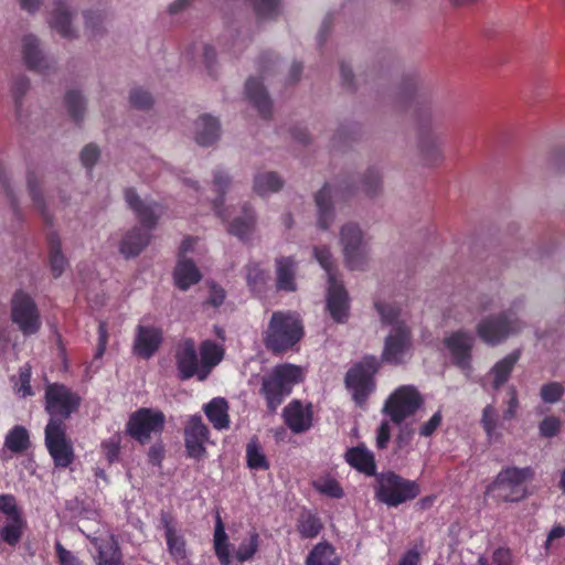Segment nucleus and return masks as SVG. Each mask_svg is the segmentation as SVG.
<instances>
[{
    "label": "nucleus",
    "mask_w": 565,
    "mask_h": 565,
    "mask_svg": "<svg viewBox=\"0 0 565 565\" xmlns=\"http://www.w3.org/2000/svg\"><path fill=\"white\" fill-rule=\"evenodd\" d=\"M125 200L134 211L142 227L135 226L122 237L119 250L126 257H136L149 244L150 230L157 224L163 209L156 202L141 199L134 189L125 191Z\"/></svg>",
    "instance_id": "1"
},
{
    "label": "nucleus",
    "mask_w": 565,
    "mask_h": 565,
    "mask_svg": "<svg viewBox=\"0 0 565 565\" xmlns=\"http://www.w3.org/2000/svg\"><path fill=\"white\" fill-rule=\"evenodd\" d=\"M375 308L382 323L388 327L381 359L390 364H402L412 353L413 338L411 328L403 319L398 307L392 303L376 302Z\"/></svg>",
    "instance_id": "2"
},
{
    "label": "nucleus",
    "mask_w": 565,
    "mask_h": 565,
    "mask_svg": "<svg viewBox=\"0 0 565 565\" xmlns=\"http://www.w3.org/2000/svg\"><path fill=\"white\" fill-rule=\"evenodd\" d=\"M303 327L299 317L291 312L276 311L265 331V347L275 354L292 349L302 338Z\"/></svg>",
    "instance_id": "3"
},
{
    "label": "nucleus",
    "mask_w": 565,
    "mask_h": 565,
    "mask_svg": "<svg viewBox=\"0 0 565 565\" xmlns=\"http://www.w3.org/2000/svg\"><path fill=\"white\" fill-rule=\"evenodd\" d=\"M315 257L328 277L327 310L335 322L343 323L349 317L350 303L347 290L337 278L332 254L328 247H316Z\"/></svg>",
    "instance_id": "4"
},
{
    "label": "nucleus",
    "mask_w": 565,
    "mask_h": 565,
    "mask_svg": "<svg viewBox=\"0 0 565 565\" xmlns=\"http://www.w3.org/2000/svg\"><path fill=\"white\" fill-rule=\"evenodd\" d=\"M533 478L529 467L503 468L487 488V493L500 502H520L527 495L526 482Z\"/></svg>",
    "instance_id": "5"
},
{
    "label": "nucleus",
    "mask_w": 565,
    "mask_h": 565,
    "mask_svg": "<svg viewBox=\"0 0 565 565\" xmlns=\"http://www.w3.org/2000/svg\"><path fill=\"white\" fill-rule=\"evenodd\" d=\"M524 328L523 321L512 310L483 316L476 324L477 337L490 347L503 343Z\"/></svg>",
    "instance_id": "6"
},
{
    "label": "nucleus",
    "mask_w": 565,
    "mask_h": 565,
    "mask_svg": "<svg viewBox=\"0 0 565 565\" xmlns=\"http://www.w3.org/2000/svg\"><path fill=\"white\" fill-rule=\"evenodd\" d=\"M339 242L344 262L350 269H363L370 258V238L355 222L340 227Z\"/></svg>",
    "instance_id": "7"
},
{
    "label": "nucleus",
    "mask_w": 565,
    "mask_h": 565,
    "mask_svg": "<svg viewBox=\"0 0 565 565\" xmlns=\"http://www.w3.org/2000/svg\"><path fill=\"white\" fill-rule=\"evenodd\" d=\"M376 482L375 497L388 507H397L411 501L420 492L416 481L405 479L394 472L379 475Z\"/></svg>",
    "instance_id": "8"
},
{
    "label": "nucleus",
    "mask_w": 565,
    "mask_h": 565,
    "mask_svg": "<svg viewBox=\"0 0 565 565\" xmlns=\"http://www.w3.org/2000/svg\"><path fill=\"white\" fill-rule=\"evenodd\" d=\"M423 403V397L415 386L402 385L388 396L383 412L393 423L401 424L414 415L422 407Z\"/></svg>",
    "instance_id": "9"
},
{
    "label": "nucleus",
    "mask_w": 565,
    "mask_h": 565,
    "mask_svg": "<svg viewBox=\"0 0 565 565\" xmlns=\"http://www.w3.org/2000/svg\"><path fill=\"white\" fill-rule=\"evenodd\" d=\"M81 397L62 384H49L45 388V411L49 422L64 424L79 406Z\"/></svg>",
    "instance_id": "10"
},
{
    "label": "nucleus",
    "mask_w": 565,
    "mask_h": 565,
    "mask_svg": "<svg viewBox=\"0 0 565 565\" xmlns=\"http://www.w3.org/2000/svg\"><path fill=\"white\" fill-rule=\"evenodd\" d=\"M379 367L380 363L376 358L365 356L348 371L345 383L358 404H363L374 390L373 376Z\"/></svg>",
    "instance_id": "11"
},
{
    "label": "nucleus",
    "mask_w": 565,
    "mask_h": 565,
    "mask_svg": "<svg viewBox=\"0 0 565 565\" xmlns=\"http://www.w3.org/2000/svg\"><path fill=\"white\" fill-rule=\"evenodd\" d=\"M166 423L161 411L142 407L134 412L126 424V433L140 444L150 440L152 434H160Z\"/></svg>",
    "instance_id": "12"
},
{
    "label": "nucleus",
    "mask_w": 565,
    "mask_h": 565,
    "mask_svg": "<svg viewBox=\"0 0 565 565\" xmlns=\"http://www.w3.org/2000/svg\"><path fill=\"white\" fill-rule=\"evenodd\" d=\"M443 344L452 363L466 374L471 373L475 334L469 330L458 329L446 334Z\"/></svg>",
    "instance_id": "13"
},
{
    "label": "nucleus",
    "mask_w": 565,
    "mask_h": 565,
    "mask_svg": "<svg viewBox=\"0 0 565 565\" xmlns=\"http://www.w3.org/2000/svg\"><path fill=\"white\" fill-rule=\"evenodd\" d=\"M45 446L56 468H67L74 461V448L72 440L66 436L65 424L47 423Z\"/></svg>",
    "instance_id": "14"
},
{
    "label": "nucleus",
    "mask_w": 565,
    "mask_h": 565,
    "mask_svg": "<svg viewBox=\"0 0 565 565\" xmlns=\"http://www.w3.org/2000/svg\"><path fill=\"white\" fill-rule=\"evenodd\" d=\"M11 316L12 321L25 335L38 332L41 327L40 313L35 302L22 290H18L12 297Z\"/></svg>",
    "instance_id": "15"
},
{
    "label": "nucleus",
    "mask_w": 565,
    "mask_h": 565,
    "mask_svg": "<svg viewBox=\"0 0 565 565\" xmlns=\"http://www.w3.org/2000/svg\"><path fill=\"white\" fill-rule=\"evenodd\" d=\"M210 431L200 415H192L184 426V446L186 455L194 459H202L206 455L205 444Z\"/></svg>",
    "instance_id": "16"
},
{
    "label": "nucleus",
    "mask_w": 565,
    "mask_h": 565,
    "mask_svg": "<svg viewBox=\"0 0 565 565\" xmlns=\"http://www.w3.org/2000/svg\"><path fill=\"white\" fill-rule=\"evenodd\" d=\"M174 360L181 380H188L194 375L200 380L201 365L194 340L181 339L174 348Z\"/></svg>",
    "instance_id": "17"
},
{
    "label": "nucleus",
    "mask_w": 565,
    "mask_h": 565,
    "mask_svg": "<svg viewBox=\"0 0 565 565\" xmlns=\"http://www.w3.org/2000/svg\"><path fill=\"white\" fill-rule=\"evenodd\" d=\"M161 524L164 529L168 552L174 563L190 565L185 539L175 529L172 519L167 513L161 514Z\"/></svg>",
    "instance_id": "18"
},
{
    "label": "nucleus",
    "mask_w": 565,
    "mask_h": 565,
    "mask_svg": "<svg viewBox=\"0 0 565 565\" xmlns=\"http://www.w3.org/2000/svg\"><path fill=\"white\" fill-rule=\"evenodd\" d=\"M162 343V331L153 326H138L132 351L139 358L150 359Z\"/></svg>",
    "instance_id": "19"
},
{
    "label": "nucleus",
    "mask_w": 565,
    "mask_h": 565,
    "mask_svg": "<svg viewBox=\"0 0 565 565\" xmlns=\"http://www.w3.org/2000/svg\"><path fill=\"white\" fill-rule=\"evenodd\" d=\"M49 24L61 36L72 39L76 36V29L73 22V11L70 0H56L52 10Z\"/></svg>",
    "instance_id": "20"
},
{
    "label": "nucleus",
    "mask_w": 565,
    "mask_h": 565,
    "mask_svg": "<svg viewBox=\"0 0 565 565\" xmlns=\"http://www.w3.org/2000/svg\"><path fill=\"white\" fill-rule=\"evenodd\" d=\"M86 536L97 551L96 565H122L119 545L114 535L90 536L87 534Z\"/></svg>",
    "instance_id": "21"
},
{
    "label": "nucleus",
    "mask_w": 565,
    "mask_h": 565,
    "mask_svg": "<svg viewBox=\"0 0 565 565\" xmlns=\"http://www.w3.org/2000/svg\"><path fill=\"white\" fill-rule=\"evenodd\" d=\"M286 425L296 434L303 433L311 427L312 414L310 406H303L294 401L284 409Z\"/></svg>",
    "instance_id": "22"
},
{
    "label": "nucleus",
    "mask_w": 565,
    "mask_h": 565,
    "mask_svg": "<svg viewBox=\"0 0 565 565\" xmlns=\"http://www.w3.org/2000/svg\"><path fill=\"white\" fill-rule=\"evenodd\" d=\"M201 278V273L192 259L183 256L178 257L173 279L179 289L186 290L192 285L198 284Z\"/></svg>",
    "instance_id": "23"
},
{
    "label": "nucleus",
    "mask_w": 565,
    "mask_h": 565,
    "mask_svg": "<svg viewBox=\"0 0 565 565\" xmlns=\"http://www.w3.org/2000/svg\"><path fill=\"white\" fill-rule=\"evenodd\" d=\"M519 359L520 351H513L493 364L488 372L493 390L498 391L509 381Z\"/></svg>",
    "instance_id": "24"
},
{
    "label": "nucleus",
    "mask_w": 565,
    "mask_h": 565,
    "mask_svg": "<svg viewBox=\"0 0 565 565\" xmlns=\"http://www.w3.org/2000/svg\"><path fill=\"white\" fill-rule=\"evenodd\" d=\"M338 191L330 185H324L316 194V204L318 209V226L328 230L334 221V212L332 209L333 198Z\"/></svg>",
    "instance_id": "25"
},
{
    "label": "nucleus",
    "mask_w": 565,
    "mask_h": 565,
    "mask_svg": "<svg viewBox=\"0 0 565 565\" xmlns=\"http://www.w3.org/2000/svg\"><path fill=\"white\" fill-rule=\"evenodd\" d=\"M262 393L264 394L268 408L274 412L281 404L284 397L290 393L281 380L271 371L263 379Z\"/></svg>",
    "instance_id": "26"
},
{
    "label": "nucleus",
    "mask_w": 565,
    "mask_h": 565,
    "mask_svg": "<svg viewBox=\"0 0 565 565\" xmlns=\"http://www.w3.org/2000/svg\"><path fill=\"white\" fill-rule=\"evenodd\" d=\"M347 462L366 476H373L376 471L374 455L364 445L352 447L345 452Z\"/></svg>",
    "instance_id": "27"
},
{
    "label": "nucleus",
    "mask_w": 565,
    "mask_h": 565,
    "mask_svg": "<svg viewBox=\"0 0 565 565\" xmlns=\"http://www.w3.org/2000/svg\"><path fill=\"white\" fill-rule=\"evenodd\" d=\"M224 356V350L221 345L206 340L200 345V381H203L211 373L212 369L216 366Z\"/></svg>",
    "instance_id": "28"
},
{
    "label": "nucleus",
    "mask_w": 565,
    "mask_h": 565,
    "mask_svg": "<svg viewBox=\"0 0 565 565\" xmlns=\"http://www.w3.org/2000/svg\"><path fill=\"white\" fill-rule=\"evenodd\" d=\"M220 137L217 119L203 115L194 122V140L200 146H210Z\"/></svg>",
    "instance_id": "29"
},
{
    "label": "nucleus",
    "mask_w": 565,
    "mask_h": 565,
    "mask_svg": "<svg viewBox=\"0 0 565 565\" xmlns=\"http://www.w3.org/2000/svg\"><path fill=\"white\" fill-rule=\"evenodd\" d=\"M203 409L215 429L222 430L230 427L228 404L225 398L215 397Z\"/></svg>",
    "instance_id": "30"
},
{
    "label": "nucleus",
    "mask_w": 565,
    "mask_h": 565,
    "mask_svg": "<svg viewBox=\"0 0 565 565\" xmlns=\"http://www.w3.org/2000/svg\"><path fill=\"white\" fill-rule=\"evenodd\" d=\"M23 55L25 63L32 70L44 73L50 68L49 61L42 55L39 49L38 39L33 35H26L22 40Z\"/></svg>",
    "instance_id": "31"
},
{
    "label": "nucleus",
    "mask_w": 565,
    "mask_h": 565,
    "mask_svg": "<svg viewBox=\"0 0 565 565\" xmlns=\"http://www.w3.org/2000/svg\"><path fill=\"white\" fill-rule=\"evenodd\" d=\"M418 150L422 160L429 166L444 161L440 139L436 136L424 135L418 140Z\"/></svg>",
    "instance_id": "32"
},
{
    "label": "nucleus",
    "mask_w": 565,
    "mask_h": 565,
    "mask_svg": "<svg viewBox=\"0 0 565 565\" xmlns=\"http://www.w3.org/2000/svg\"><path fill=\"white\" fill-rule=\"evenodd\" d=\"M340 556L328 542L316 544L305 561V565H340Z\"/></svg>",
    "instance_id": "33"
},
{
    "label": "nucleus",
    "mask_w": 565,
    "mask_h": 565,
    "mask_svg": "<svg viewBox=\"0 0 565 565\" xmlns=\"http://www.w3.org/2000/svg\"><path fill=\"white\" fill-rule=\"evenodd\" d=\"M296 263L290 257H281L276 260L277 288L284 291H295Z\"/></svg>",
    "instance_id": "34"
},
{
    "label": "nucleus",
    "mask_w": 565,
    "mask_h": 565,
    "mask_svg": "<svg viewBox=\"0 0 565 565\" xmlns=\"http://www.w3.org/2000/svg\"><path fill=\"white\" fill-rule=\"evenodd\" d=\"M246 95L262 116L266 117L269 115L271 103L263 84L258 79L250 78L247 81Z\"/></svg>",
    "instance_id": "35"
},
{
    "label": "nucleus",
    "mask_w": 565,
    "mask_h": 565,
    "mask_svg": "<svg viewBox=\"0 0 565 565\" xmlns=\"http://www.w3.org/2000/svg\"><path fill=\"white\" fill-rule=\"evenodd\" d=\"M213 545L215 555L221 565H230L232 562L228 537L220 514L216 515L215 529L213 536Z\"/></svg>",
    "instance_id": "36"
},
{
    "label": "nucleus",
    "mask_w": 565,
    "mask_h": 565,
    "mask_svg": "<svg viewBox=\"0 0 565 565\" xmlns=\"http://www.w3.org/2000/svg\"><path fill=\"white\" fill-rule=\"evenodd\" d=\"M26 184L34 209L45 218H49V210L42 191L41 178L34 172H30L26 178Z\"/></svg>",
    "instance_id": "37"
},
{
    "label": "nucleus",
    "mask_w": 565,
    "mask_h": 565,
    "mask_svg": "<svg viewBox=\"0 0 565 565\" xmlns=\"http://www.w3.org/2000/svg\"><path fill=\"white\" fill-rule=\"evenodd\" d=\"M246 463L252 470L269 469V461L256 437L252 438L246 445Z\"/></svg>",
    "instance_id": "38"
},
{
    "label": "nucleus",
    "mask_w": 565,
    "mask_h": 565,
    "mask_svg": "<svg viewBox=\"0 0 565 565\" xmlns=\"http://www.w3.org/2000/svg\"><path fill=\"white\" fill-rule=\"evenodd\" d=\"M282 180L275 172H262L255 177L254 191L260 195H269L279 191L282 186Z\"/></svg>",
    "instance_id": "39"
},
{
    "label": "nucleus",
    "mask_w": 565,
    "mask_h": 565,
    "mask_svg": "<svg viewBox=\"0 0 565 565\" xmlns=\"http://www.w3.org/2000/svg\"><path fill=\"white\" fill-rule=\"evenodd\" d=\"M480 424L490 441L499 440L500 417L492 404L483 407Z\"/></svg>",
    "instance_id": "40"
},
{
    "label": "nucleus",
    "mask_w": 565,
    "mask_h": 565,
    "mask_svg": "<svg viewBox=\"0 0 565 565\" xmlns=\"http://www.w3.org/2000/svg\"><path fill=\"white\" fill-rule=\"evenodd\" d=\"M26 526V521L23 516L6 520L3 526L0 527V537L11 546H15Z\"/></svg>",
    "instance_id": "41"
},
{
    "label": "nucleus",
    "mask_w": 565,
    "mask_h": 565,
    "mask_svg": "<svg viewBox=\"0 0 565 565\" xmlns=\"http://www.w3.org/2000/svg\"><path fill=\"white\" fill-rule=\"evenodd\" d=\"M322 527L323 524L316 514L311 512H302L299 515L297 522V531L302 539L317 537L320 534Z\"/></svg>",
    "instance_id": "42"
},
{
    "label": "nucleus",
    "mask_w": 565,
    "mask_h": 565,
    "mask_svg": "<svg viewBox=\"0 0 565 565\" xmlns=\"http://www.w3.org/2000/svg\"><path fill=\"white\" fill-rule=\"evenodd\" d=\"M259 541V534L255 530L248 532L246 539H244L234 551V558L239 563L253 559L258 552Z\"/></svg>",
    "instance_id": "43"
},
{
    "label": "nucleus",
    "mask_w": 565,
    "mask_h": 565,
    "mask_svg": "<svg viewBox=\"0 0 565 565\" xmlns=\"http://www.w3.org/2000/svg\"><path fill=\"white\" fill-rule=\"evenodd\" d=\"M255 215L250 209H244L241 216H236L230 224V232L239 238H246L255 227Z\"/></svg>",
    "instance_id": "44"
},
{
    "label": "nucleus",
    "mask_w": 565,
    "mask_h": 565,
    "mask_svg": "<svg viewBox=\"0 0 565 565\" xmlns=\"http://www.w3.org/2000/svg\"><path fill=\"white\" fill-rule=\"evenodd\" d=\"M29 434L23 426H14L6 436L4 446L12 452H22L29 447Z\"/></svg>",
    "instance_id": "45"
},
{
    "label": "nucleus",
    "mask_w": 565,
    "mask_h": 565,
    "mask_svg": "<svg viewBox=\"0 0 565 565\" xmlns=\"http://www.w3.org/2000/svg\"><path fill=\"white\" fill-rule=\"evenodd\" d=\"M269 279L268 271L260 264L250 262L246 266V281L253 291H260Z\"/></svg>",
    "instance_id": "46"
},
{
    "label": "nucleus",
    "mask_w": 565,
    "mask_h": 565,
    "mask_svg": "<svg viewBox=\"0 0 565 565\" xmlns=\"http://www.w3.org/2000/svg\"><path fill=\"white\" fill-rule=\"evenodd\" d=\"M275 374L281 380V382L291 392V387L301 382L303 379V371L300 366L294 364H280L274 367Z\"/></svg>",
    "instance_id": "47"
},
{
    "label": "nucleus",
    "mask_w": 565,
    "mask_h": 565,
    "mask_svg": "<svg viewBox=\"0 0 565 565\" xmlns=\"http://www.w3.org/2000/svg\"><path fill=\"white\" fill-rule=\"evenodd\" d=\"M255 13L260 20H270L281 12L280 0H252Z\"/></svg>",
    "instance_id": "48"
},
{
    "label": "nucleus",
    "mask_w": 565,
    "mask_h": 565,
    "mask_svg": "<svg viewBox=\"0 0 565 565\" xmlns=\"http://www.w3.org/2000/svg\"><path fill=\"white\" fill-rule=\"evenodd\" d=\"M50 264L55 277L61 276L67 267V259L62 254L61 244L56 237H52L50 241Z\"/></svg>",
    "instance_id": "49"
},
{
    "label": "nucleus",
    "mask_w": 565,
    "mask_h": 565,
    "mask_svg": "<svg viewBox=\"0 0 565 565\" xmlns=\"http://www.w3.org/2000/svg\"><path fill=\"white\" fill-rule=\"evenodd\" d=\"M65 105L70 116L78 121L83 118L85 114V100L81 93L76 90H70L65 96Z\"/></svg>",
    "instance_id": "50"
},
{
    "label": "nucleus",
    "mask_w": 565,
    "mask_h": 565,
    "mask_svg": "<svg viewBox=\"0 0 565 565\" xmlns=\"http://www.w3.org/2000/svg\"><path fill=\"white\" fill-rule=\"evenodd\" d=\"M565 393L564 386L558 382H550L541 387L540 396L544 403L554 404L558 402Z\"/></svg>",
    "instance_id": "51"
},
{
    "label": "nucleus",
    "mask_w": 565,
    "mask_h": 565,
    "mask_svg": "<svg viewBox=\"0 0 565 565\" xmlns=\"http://www.w3.org/2000/svg\"><path fill=\"white\" fill-rule=\"evenodd\" d=\"M121 444V435L115 434L100 444L102 451L109 463L118 459Z\"/></svg>",
    "instance_id": "52"
},
{
    "label": "nucleus",
    "mask_w": 565,
    "mask_h": 565,
    "mask_svg": "<svg viewBox=\"0 0 565 565\" xmlns=\"http://www.w3.org/2000/svg\"><path fill=\"white\" fill-rule=\"evenodd\" d=\"M31 367L29 364L23 365L20 369L18 382L14 384V390L21 397H28L33 394L31 385Z\"/></svg>",
    "instance_id": "53"
},
{
    "label": "nucleus",
    "mask_w": 565,
    "mask_h": 565,
    "mask_svg": "<svg viewBox=\"0 0 565 565\" xmlns=\"http://www.w3.org/2000/svg\"><path fill=\"white\" fill-rule=\"evenodd\" d=\"M0 512L6 515V520L23 516L15 498L11 494H0Z\"/></svg>",
    "instance_id": "54"
},
{
    "label": "nucleus",
    "mask_w": 565,
    "mask_h": 565,
    "mask_svg": "<svg viewBox=\"0 0 565 565\" xmlns=\"http://www.w3.org/2000/svg\"><path fill=\"white\" fill-rule=\"evenodd\" d=\"M315 488L320 493L328 495L330 498H341L343 495V490L340 487L339 482L334 479H322L315 482Z\"/></svg>",
    "instance_id": "55"
},
{
    "label": "nucleus",
    "mask_w": 565,
    "mask_h": 565,
    "mask_svg": "<svg viewBox=\"0 0 565 565\" xmlns=\"http://www.w3.org/2000/svg\"><path fill=\"white\" fill-rule=\"evenodd\" d=\"M153 99L149 92L142 88H135L130 93V104L138 109H148L152 106Z\"/></svg>",
    "instance_id": "56"
},
{
    "label": "nucleus",
    "mask_w": 565,
    "mask_h": 565,
    "mask_svg": "<svg viewBox=\"0 0 565 565\" xmlns=\"http://www.w3.org/2000/svg\"><path fill=\"white\" fill-rule=\"evenodd\" d=\"M508 395L509 399L505 402V409L502 414V418L504 420H511L515 418L520 407L518 391L514 386L509 387Z\"/></svg>",
    "instance_id": "57"
},
{
    "label": "nucleus",
    "mask_w": 565,
    "mask_h": 565,
    "mask_svg": "<svg viewBox=\"0 0 565 565\" xmlns=\"http://www.w3.org/2000/svg\"><path fill=\"white\" fill-rule=\"evenodd\" d=\"M382 186V177L377 170H371L363 180V190L367 195H375Z\"/></svg>",
    "instance_id": "58"
},
{
    "label": "nucleus",
    "mask_w": 565,
    "mask_h": 565,
    "mask_svg": "<svg viewBox=\"0 0 565 565\" xmlns=\"http://www.w3.org/2000/svg\"><path fill=\"white\" fill-rule=\"evenodd\" d=\"M55 551L60 565H85L77 556L71 551L66 550L61 542H55Z\"/></svg>",
    "instance_id": "59"
},
{
    "label": "nucleus",
    "mask_w": 565,
    "mask_h": 565,
    "mask_svg": "<svg viewBox=\"0 0 565 565\" xmlns=\"http://www.w3.org/2000/svg\"><path fill=\"white\" fill-rule=\"evenodd\" d=\"M561 422L554 416L545 417L539 426L540 434L543 437H553L558 434Z\"/></svg>",
    "instance_id": "60"
},
{
    "label": "nucleus",
    "mask_w": 565,
    "mask_h": 565,
    "mask_svg": "<svg viewBox=\"0 0 565 565\" xmlns=\"http://www.w3.org/2000/svg\"><path fill=\"white\" fill-rule=\"evenodd\" d=\"M443 422V415L440 411H437L427 422L419 427V435L424 437L431 436Z\"/></svg>",
    "instance_id": "61"
},
{
    "label": "nucleus",
    "mask_w": 565,
    "mask_h": 565,
    "mask_svg": "<svg viewBox=\"0 0 565 565\" xmlns=\"http://www.w3.org/2000/svg\"><path fill=\"white\" fill-rule=\"evenodd\" d=\"M99 158V150L94 145L86 146L81 152V161L83 166L90 169Z\"/></svg>",
    "instance_id": "62"
},
{
    "label": "nucleus",
    "mask_w": 565,
    "mask_h": 565,
    "mask_svg": "<svg viewBox=\"0 0 565 565\" xmlns=\"http://www.w3.org/2000/svg\"><path fill=\"white\" fill-rule=\"evenodd\" d=\"M85 25L92 32H94L104 21V12L102 10L90 11L86 10L83 13Z\"/></svg>",
    "instance_id": "63"
},
{
    "label": "nucleus",
    "mask_w": 565,
    "mask_h": 565,
    "mask_svg": "<svg viewBox=\"0 0 565 565\" xmlns=\"http://www.w3.org/2000/svg\"><path fill=\"white\" fill-rule=\"evenodd\" d=\"M565 537V527L563 525H555L552 527V530L548 532L546 541L544 543V548L546 553L551 551V548L554 546V543L561 539Z\"/></svg>",
    "instance_id": "64"
}]
</instances>
